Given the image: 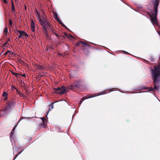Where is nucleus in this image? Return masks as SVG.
Masks as SVG:
<instances>
[{
    "label": "nucleus",
    "instance_id": "de8ad7c7",
    "mask_svg": "<svg viewBox=\"0 0 160 160\" xmlns=\"http://www.w3.org/2000/svg\"><path fill=\"white\" fill-rule=\"evenodd\" d=\"M5 36L7 37V34H6V33H5Z\"/></svg>",
    "mask_w": 160,
    "mask_h": 160
},
{
    "label": "nucleus",
    "instance_id": "8fccbe9b",
    "mask_svg": "<svg viewBox=\"0 0 160 160\" xmlns=\"http://www.w3.org/2000/svg\"><path fill=\"white\" fill-rule=\"evenodd\" d=\"M8 53H10V52H8Z\"/></svg>",
    "mask_w": 160,
    "mask_h": 160
},
{
    "label": "nucleus",
    "instance_id": "4c0bfd02",
    "mask_svg": "<svg viewBox=\"0 0 160 160\" xmlns=\"http://www.w3.org/2000/svg\"><path fill=\"white\" fill-rule=\"evenodd\" d=\"M3 2L4 3H7V1L6 0H3Z\"/></svg>",
    "mask_w": 160,
    "mask_h": 160
},
{
    "label": "nucleus",
    "instance_id": "7c9ffc66",
    "mask_svg": "<svg viewBox=\"0 0 160 160\" xmlns=\"http://www.w3.org/2000/svg\"><path fill=\"white\" fill-rule=\"evenodd\" d=\"M20 75V74H18V75H17L16 76V77L17 78V79H18L20 78V77L19 76Z\"/></svg>",
    "mask_w": 160,
    "mask_h": 160
},
{
    "label": "nucleus",
    "instance_id": "c756f323",
    "mask_svg": "<svg viewBox=\"0 0 160 160\" xmlns=\"http://www.w3.org/2000/svg\"><path fill=\"white\" fill-rule=\"evenodd\" d=\"M56 31L54 29H52V32L53 33V34H55V32Z\"/></svg>",
    "mask_w": 160,
    "mask_h": 160
},
{
    "label": "nucleus",
    "instance_id": "f03ea898",
    "mask_svg": "<svg viewBox=\"0 0 160 160\" xmlns=\"http://www.w3.org/2000/svg\"><path fill=\"white\" fill-rule=\"evenodd\" d=\"M154 70H152V77L153 78V83L154 84L153 89L155 90H158L159 87L156 85V83L158 81V78L160 74V65L154 66Z\"/></svg>",
    "mask_w": 160,
    "mask_h": 160
},
{
    "label": "nucleus",
    "instance_id": "09e8293b",
    "mask_svg": "<svg viewBox=\"0 0 160 160\" xmlns=\"http://www.w3.org/2000/svg\"><path fill=\"white\" fill-rule=\"evenodd\" d=\"M125 52V53H127V54H129V53H128V52Z\"/></svg>",
    "mask_w": 160,
    "mask_h": 160
},
{
    "label": "nucleus",
    "instance_id": "58836bf2",
    "mask_svg": "<svg viewBox=\"0 0 160 160\" xmlns=\"http://www.w3.org/2000/svg\"><path fill=\"white\" fill-rule=\"evenodd\" d=\"M20 75L24 77H26V75L25 74H23V75L20 74Z\"/></svg>",
    "mask_w": 160,
    "mask_h": 160
},
{
    "label": "nucleus",
    "instance_id": "6ab92c4d",
    "mask_svg": "<svg viewBox=\"0 0 160 160\" xmlns=\"http://www.w3.org/2000/svg\"><path fill=\"white\" fill-rule=\"evenodd\" d=\"M54 15L55 16V18L58 21V19H59L58 18V16L57 14L56 13H54Z\"/></svg>",
    "mask_w": 160,
    "mask_h": 160
},
{
    "label": "nucleus",
    "instance_id": "a18cd8bd",
    "mask_svg": "<svg viewBox=\"0 0 160 160\" xmlns=\"http://www.w3.org/2000/svg\"><path fill=\"white\" fill-rule=\"evenodd\" d=\"M7 99V97H5V98H4V100H6Z\"/></svg>",
    "mask_w": 160,
    "mask_h": 160
},
{
    "label": "nucleus",
    "instance_id": "b1692460",
    "mask_svg": "<svg viewBox=\"0 0 160 160\" xmlns=\"http://www.w3.org/2000/svg\"><path fill=\"white\" fill-rule=\"evenodd\" d=\"M2 95L3 97H5V96L7 97L8 95V93L6 92H3V93Z\"/></svg>",
    "mask_w": 160,
    "mask_h": 160
},
{
    "label": "nucleus",
    "instance_id": "49530a36",
    "mask_svg": "<svg viewBox=\"0 0 160 160\" xmlns=\"http://www.w3.org/2000/svg\"><path fill=\"white\" fill-rule=\"evenodd\" d=\"M25 10H26V9H27V7H26V5H25Z\"/></svg>",
    "mask_w": 160,
    "mask_h": 160
},
{
    "label": "nucleus",
    "instance_id": "0eeeda50",
    "mask_svg": "<svg viewBox=\"0 0 160 160\" xmlns=\"http://www.w3.org/2000/svg\"><path fill=\"white\" fill-rule=\"evenodd\" d=\"M16 32H18L19 33L20 35L21 36L22 38H23L24 36H28V34L27 33L24 31H21L19 30H17Z\"/></svg>",
    "mask_w": 160,
    "mask_h": 160
},
{
    "label": "nucleus",
    "instance_id": "4be33fe9",
    "mask_svg": "<svg viewBox=\"0 0 160 160\" xmlns=\"http://www.w3.org/2000/svg\"><path fill=\"white\" fill-rule=\"evenodd\" d=\"M40 118L42 119V122H45L46 121V118Z\"/></svg>",
    "mask_w": 160,
    "mask_h": 160
},
{
    "label": "nucleus",
    "instance_id": "c03bdc74",
    "mask_svg": "<svg viewBox=\"0 0 160 160\" xmlns=\"http://www.w3.org/2000/svg\"><path fill=\"white\" fill-rule=\"evenodd\" d=\"M83 44H85L86 45H87V44H88V43H86V42H84V43H83Z\"/></svg>",
    "mask_w": 160,
    "mask_h": 160
},
{
    "label": "nucleus",
    "instance_id": "e433bc0d",
    "mask_svg": "<svg viewBox=\"0 0 160 160\" xmlns=\"http://www.w3.org/2000/svg\"><path fill=\"white\" fill-rule=\"evenodd\" d=\"M31 30H32V32H34L35 31V28H31Z\"/></svg>",
    "mask_w": 160,
    "mask_h": 160
},
{
    "label": "nucleus",
    "instance_id": "a878e982",
    "mask_svg": "<svg viewBox=\"0 0 160 160\" xmlns=\"http://www.w3.org/2000/svg\"><path fill=\"white\" fill-rule=\"evenodd\" d=\"M147 88L150 91H153V88H152V87H150V88L148 87V88Z\"/></svg>",
    "mask_w": 160,
    "mask_h": 160
},
{
    "label": "nucleus",
    "instance_id": "20e7f679",
    "mask_svg": "<svg viewBox=\"0 0 160 160\" xmlns=\"http://www.w3.org/2000/svg\"><path fill=\"white\" fill-rule=\"evenodd\" d=\"M39 21L40 24L42 25V27H45L46 26H48V27L50 28L51 27V25L48 22H47L45 19L44 20H42L40 17V16L39 17Z\"/></svg>",
    "mask_w": 160,
    "mask_h": 160
},
{
    "label": "nucleus",
    "instance_id": "f3484780",
    "mask_svg": "<svg viewBox=\"0 0 160 160\" xmlns=\"http://www.w3.org/2000/svg\"><path fill=\"white\" fill-rule=\"evenodd\" d=\"M16 128V126L15 127L13 128V129L12 130V131H11L10 134V136L11 137L12 136L13 134V133H14V131L15 130V129Z\"/></svg>",
    "mask_w": 160,
    "mask_h": 160
},
{
    "label": "nucleus",
    "instance_id": "72a5a7b5",
    "mask_svg": "<svg viewBox=\"0 0 160 160\" xmlns=\"http://www.w3.org/2000/svg\"><path fill=\"white\" fill-rule=\"evenodd\" d=\"M36 11L37 12V13L38 15V17H40V13L39 12H38L37 10H36Z\"/></svg>",
    "mask_w": 160,
    "mask_h": 160
},
{
    "label": "nucleus",
    "instance_id": "c9c22d12",
    "mask_svg": "<svg viewBox=\"0 0 160 160\" xmlns=\"http://www.w3.org/2000/svg\"><path fill=\"white\" fill-rule=\"evenodd\" d=\"M22 151L20 152H19L18 153V154L16 155V156L15 157V158H14V159H15L17 157L19 154H20L21 152H22Z\"/></svg>",
    "mask_w": 160,
    "mask_h": 160
},
{
    "label": "nucleus",
    "instance_id": "f8f14e48",
    "mask_svg": "<svg viewBox=\"0 0 160 160\" xmlns=\"http://www.w3.org/2000/svg\"><path fill=\"white\" fill-rule=\"evenodd\" d=\"M6 111H8V110H5V108L3 110H0V117L4 115L5 114V112Z\"/></svg>",
    "mask_w": 160,
    "mask_h": 160
},
{
    "label": "nucleus",
    "instance_id": "ddd939ff",
    "mask_svg": "<svg viewBox=\"0 0 160 160\" xmlns=\"http://www.w3.org/2000/svg\"><path fill=\"white\" fill-rule=\"evenodd\" d=\"M57 101H56L55 102H52L51 103V104L50 105V108H49V109H48V112L50 111H51L52 109L53 108V104H54L55 103V102H57Z\"/></svg>",
    "mask_w": 160,
    "mask_h": 160
},
{
    "label": "nucleus",
    "instance_id": "9b49d317",
    "mask_svg": "<svg viewBox=\"0 0 160 160\" xmlns=\"http://www.w3.org/2000/svg\"><path fill=\"white\" fill-rule=\"evenodd\" d=\"M48 27V26H46L45 27H43L44 29L43 32L45 34V36L46 38H48V34L47 32V27Z\"/></svg>",
    "mask_w": 160,
    "mask_h": 160
},
{
    "label": "nucleus",
    "instance_id": "5701e85b",
    "mask_svg": "<svg viewBox=\"0 0 160 160\" xmlns=\"http://www.w3.org/2000/svg\"><path fill=\"white\" fill-rule=\"evenodd\" d=\"M8 52H10V54H11L12 55V52L11 51H9V50H8L4 54V55H6L8 53Z\"/></svg>",
    "mask_w": 160,
    "mask_h": 160
},
{
    "label": "nucleus",
    "instance_id": "7ed1b4c3",
    "mask_svg": "<svg viewBox=\"0 0 160 160\" xmlns=\"http://www.w3.org/2000/svg\"><path fill=\"white\" fill-rule=\"evenodd\" d=\"M7 106L5 107V110L10 111L12 108H13L16 104V103L13 100H11L7 102Z\"/></svg>",
    "mask_w": 160,
    "mask_h": 160
},
{
    "label": "nucleus",
    "instance_id": "f704fd0d",
    "mask_svg": "<svg viewBox=\"0 0 160 160\" xmlns=\"http://www.w3.org/2000/svg\"><path fill=\"white\" fill-rule=\"evenodd\" d=\"M19 95L21 97H23L24 96V95L22 93H19Z\"/></svg>",
    "mask_w": 160,
    "mask_h": 160
},
{
    "label": "nucleus",
    "instance_id": "a19ab883",
    "mask_svg": "<svg viewBox=\"0 0 160 160\" xmlns=\"http://www.w3.org/2000/svg\"><path fill=\"white\" fill-rule=\"evenodd\" d=\"M22 38V37H21V36L20 35L18 36V37L17 38H16V39H17V38H18V39H19V38Z\"/></svg>",
    "mask_w": 160,
    "mask_h": 160
},
{
    "label": "nucleus",
    "instance_id": "a211bd4d",
    "mask_svg": "<svg viewBox=\"0 0 160 160\" xmlns=\"http://www.w3.org/2000/svg\"><path fill=\"white\" fill-rule=\"evenodd\" d=\"M61 88L58 87L57 88H54V89L55 90V91L56 93L57 92H60Z\"/></svg>",
    "mask_w": 160,
    "mask_h": 160
},
{
    "label": "nucleus",
    "instance_id": "473e14b6",
    "mask_svg": "<svg viewBox=\"0 0 160 160\" xmlns=\"http://www.w3.org/2000/svg\"><path fill=\"white\" fill-rule=\"evenodd\" d=\"M58 38H60V36L58 35V34H57V33H55L54 34Z\"/></svg>",
    "mask_w": 160,
    "mask_h": 160
},
{
    "label": "nucleus",
    "instance_id": "aec40b11",
    "mask_svg": "<svg viewBox=\"0 0 160 160\" xmlns=\"http://www.w3.org/2000/svg\"><path fill=\"white\" fill-rule=\"evenodd\" d=\"M65 35L67 36V37L68 38H73V37L70 34H69L68 35L67 34L65 33Z\"/></svg>",
    "mask_w": 160,
    "mask_h": 160
},
{
    "label": "nucleus",
    "instance_id": "dca6fc26",
    "mask_svg": "<svg viewBox=\"0 0 160 160\" xmlns=\"http://www.w3.org/2000/svg\"><path fill=\"white\" fill-rule=\"evenodd\" d=\"M36 68L38 70L42 69H43V67L42 66L38 65H36Z\"/></svg>",
    "mask_w": 160,
    "mask_h": 160
},
{
    "label": "nucleus",
    "instance_id": "c85d7f7f",
    "mask_svg": "<svg viewBox=\"0 0 160 160\" xmlns=\"http://www.w3.org/2000/svg\"><path fill=\"white\" fill-rule=\"evenodd\" d=\"M9 25L11 26L12 24V22L11 19H9Z\"/></svg>",
    "mask_w": 160,
    "mask_h": 160
},
{
    "label": "nucleus",
    "instance_id": "423d86ee",
    "mask_svg": "<svg viewBox=\"0 0 160 160\" xmlns=\"http://www.w3.org/2000/svg\"><path fill=\"white\" fill-rule=\"evenodd\" d=\"M113 89H110L108 90H106L104 91H103L100 92H99L98 93V95H101L105 94H106L109 92H111L113 91Z\"/></svg>",
    "mask_w": 160,
    "mask_h": 160
},
{
    "label": "nucleus",
    "instance_id": "ea45409f",
    "mask_svg": "<svg viewBox=\"0 0 160 160\" xmlns=\"http://www.w3.org/2000/svg\"><path fill=\"white\" fill-rule=\"evenodd\" d=\"M8 44V42L7 41L4 44V46H6V45H7Z\"/></svg>",
    "mask_w": 160,
    "mask_h": 160
},
{
    "label": "nucleus",
    "instance_id": "f257e3e1",
    "mask_svg": "<svg viewBox=\"0 0 160 160\" xmlns=\"http://www.w3.org/2000/svg\"><path fill=\"white\" fill-rule=\"evenodd\" d=\"M159 2V0H154L152 1V3L154 4L153 9L151 10V13H148L151 18L152 22L155 25H157L158 23L157 17L158 8Z\"/></svg>",
    "mask_w": 160,
    "mask_h": 160
},
{
    "label": "nucleus",
    "instance_id": "412c9836",
    "mask_svg": "<svg viewBox=\"0 0 160 160\" xmlns=\"http://www.w3.org/2000/svg\"><path fill=\"white\" fill-rule=\"evenodd\" d=\"M8 28H7L6 27V28H5L4 29V33H6V34H7V33H8Z\"/></svg>",
    "mask_w": 160,
    "mask_h": 160
},
{
    "label": "nucleus",
    "instance_id": "4468645a",
    "mask_svg": "<svg viewBox=\"0 0 160 160\" xmlns=\"http://www.w3.org/2000/svg\"><path fill=\"white\" fill-rule=\"evenodd\" d=\"M12 1V12H15V8L14 7V3L12 0H11Z\"/></svg>",
    "mask_w": 160,
    "mask_h": 160
},
{
    "label": "nucleus",
    "instance_id": "2eb2a0df",
    "mask_svg": "<svg viewBox=\"0 0 160 160\" xmlns=\"http://www.w3.org/2000/svg\"><path fill=\"white\" fill-rule=\"evenodd\" d=\"M31 28H35V25L34 22H33L32 20L31 23Z\"/></svg>",
    "mask_w": 160,
    "mask_h": 160
},
{
    "label": "nucleus",
    "instance_id": "6e6552de",
    "mask_svg": "<svg viewBox=\"0 0 160 160\" xmlns=\"http://www.w3.org/2000/svg\"><path fill=\"white\" fill-rule=\"evenodd\" d=\"M60 89V92H57L56 93H58L60 94H62L65 93L66 91V89L65 88V87L64 86H62L61 87Z\"/></svg>",
    "mask_w": 160,
    "mask_h": 160
},
{
    "label": "nucleus",
    "instance_id": "79ce46f5",
    "mask_svg": "<svg viewBox=\"0 0 160 160\" xmlns=\"http://www.w3.org/2000/svg\"><path fill=\"white\" fill-rule=\"evenodd\" d=\"M43 76V75H39L38 77H39L40 78H41Z\"/></svg>",
    "mask_w": 160,
    "mask_h": 160
},
{
    "label": "nucleus",
    "instance_id": "37998d69",
    "mask_svg": "<svg viewBox=\"0 0 160 160\" xmlns=\"http://www.w3.org/2000/svg\"><path fill=\"white\" fill-rule=\"evenodd\" d=\"M10 41V39L9 38H8L7 42H8V41Z\"/></svg>",
    "mask_w": 160,
    "mask_h": 160
},
{
    "label": "nucleus",
    "instance_id": "393cba45",
    "mask_svg": "<svg viewBox=\"0 0 160 160\" xmlns=\"http://www.w3.org/2000/svg\"><path fill=\"white\" fill-rule=\"evenodd\" d=\"M26 85L24 82H22V86L25 89V86Z\"/></svg>",
    "mask_w": 160,
    "mask_h": 160
},
{
    "label": "nucleus",
    "instance_id": "cd10ccee",
    "mask_svg": "<svg viewBox=\"0 0 160 160\" xmlns=\"http://www.w3.org/2000/svg\"><path fill=\"white\" fill-rule=\"evenodd\" d=\"M64 28H66L67 30H69V29L63 23L62 25Z\"/></svg>",
    "mask_w": 160,
    "mask_h": 160
},
{
    "label": "nucleus",
    "instance_id": "39448f33",
    "mask_svg": "<svg viewBox=\"0 0 160 160\" xmlns=\"http://www.w3.org/2000/svg\"><path fill=\"white\" fill-rule=\"evenodd\" d=\"M78 86L76 84H72L70 86L65 87V88L66 89V91L67 90L71 89L73 90L75 88H78Z\"/></svg>",
    "mask_w": 160,
    "mask_h": 160
},
{
    "label": "nucleus",
    "instance_id": "2f4dec72",
    "mask_svg": "<svg viewBox=\"0 0 160 160\" xmlns=\"http://www.w3.org/2000/svg\"><path fill=\"white\" fill-rule=\"evenodd\" d=\"M58 21L61 24V25H62V24L63 23L62 22H61V21H60V20L59 19H58Z\"/></svg>",
    "mask_w": 160,
    "mask_h": 160
},
{
    "label": "nucleus",
    "instance_id": "bb28decb",
    "mask_svg": "<svg viewBox=\"0 0 160 160\" xmlns=\"http://www.w3.org/2000/svg\"><path fill=\"white\" fill-rule=\"evenodd\" d=\"M12 74L13 75H15L16 76H17V75H18V73H15V72H12Z\"/></svg>",
    "mask_w": 160,
    "mask_h": 160
},
{
    "label": "nucleus",
    "instance_id": "9d476101",
    "mask_svg": "<svg viewBox=\"0 0 160 160\" xmlns=\"http://www.w3.org/2000/svg\"><path fill=\"white\" fill-rule=\"evenodd\" d=\"M46 124L45 122H42L39 124L38 125V128L41 129L43 128H45L46 127Z\"/></svg>",
    "mask_w": 160,
    "mask_h": 160
},
{
    "label": "nucleus",
    "instance_id": "1a4fd4ad",
    "mask_svg": "<svg viewBox=\"0 0 160 160\" xmlns=\"http://www.w3.org/2000/svg\"><path fill=\"white\" fill-rule=\"evenodd\" d=\"M98 96L97 95L95 94H93L88 97H84L82 98V99H81V100L80 102H81V103L83 101H84L85 99H88V98H93V97H95V96Z\"/></svg>",
    "mask_w": 160,
    "mask_h": 160
}]
</instances>
